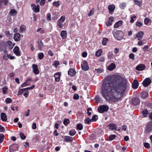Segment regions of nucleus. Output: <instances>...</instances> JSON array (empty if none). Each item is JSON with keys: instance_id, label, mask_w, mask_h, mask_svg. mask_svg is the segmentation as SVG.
Returning a JSON list of instances; mask_svg holds the SVG:
<instances>
[{"instance_id": "nucleus-1", "label": "nucleus", "mask_w": 152, "mask_h": 152, "mask_svg": "<svg viewBox=\"0 0 152 152\" xmlns=\"http://www.w3.org/2000/svg\"><path fill=\"white\" fill-rule=\"evenodd\" d=\"M127 88L125 79L118 75H111L103 83L101 93L107 102H117L121 100L122 94Z\"/></svg>"}, {"instance_id": "nucleus-2", "label": "nucleus", "mask_w": 152, "mask_h": 152, "mask_svg": "<svg viewBox=\"0 0 152 152\" xmlns=\"http://www.w3.org/2000/svg\"><path fill=\"white\" fill-rule=\"evenodd\" d=\"M113 34L115 38L118 40H120L124 37L123 32L121 31L114 30Z\"/></svg>"}, {"instance_id": "nucleus-3", "label": "nucleus", "mask_w": 152, "mask_h": 152, "mask_svg": "<svg viewBox=\"0 0 152 152\" xmlns=\"http://www.w3.org/2000/svg\"><path fill=\"white\" fill-rule=\"evenodd\" d=\"M109 108V107L107 105H102L100 106L98 109L99 113H102L108 111Z\"/></svg>"}, {"instance_id": "nucleus-4", "label": "nucleus", "mask_w": 152, "mask_h": 152, "mask_svg": "<svg viewBox=\"0 0 152 152\" xmlns=\"http://www.w3.org/2000/svg\"><path fill=\"white\" fill-rule=\"evenodd\" d=\"M82 70L84 71H87L89 69V67L87 62L85 60L82 61L81 64Z\"/></svg>"}, {"instance_id": "nucleus-5", "label": "nucleus", "mask_w": 152, "mask_h": 152, "mask_svg": "<svg viewBox=\"0 0 152 152\" xmlns=\"http://www.w3.org/2000/svg\"><path fill=\"white\" fill-rule=\"evenodd\" d=\"M152 131V122H149L147 124L145 129V132L149 133Z\"/></svg>"}, {"instance_id": "nucleus-6", "label": "nucleus", "mask_w": 152, "mask_h": 152, "mask_svg": "<svg viewBox=\"0 0 152 152\" xmlns=\"http://www.w3.org/2000/svg\"><path fill=\"white\" fill-rule=\"evenodd\" d=\"M65 19L64 16H62L58 20L57 23V25L59 27L61 28L63 27V23L65 21Z\"/></svg>"}, {"instance_id": "nucleus-7", "label": "nucleus", "mask_w": 152, "mask_h": 152, "mask_svg": "<svg viewBox=\"0 0 152 152\" xmlns=\"http://www.w3.org/2000/svg\"><path fill=\"white\" fill-rule=\"evenodd\" d=\"M151 80L149 77L146 78L143 81L142 84L145 87H147L151 83Z\"/></svg>"}, {"instance_id": "nucleus-8", "label": "nucleus", "mask_w": 152, "mask_h": 152, "mask_svg": "<svg viewBox=\"0 0 152 152\" xmlns=\"http://www.w3.org/2000/svg\"><path fill=\"white\" fill-rule=\"evenodd\" d=\"M31 6L33 10L35 12H38L39 11V7L38 5H36L34 4H31Z\"/></svg>"}, {"instance_id": "nucleus-9", "label": "nucleus", "mask_w": 152, "mask_h": 152, "mask_svg": "<svg viewBox=\"0 0 152 152\" xmlns=\"http://www.w3.org/2000/svg\"><path fill=\"white\" fill-rule=\"evenodd\" d=\"M33 71L35 75L38 74L39 73V71L38 69L37 66L35 64L32 65Z\"/></svg>"}, {"instance_id": "nucleus-10", "label": "nucleus", "mask_w": 152, "mask_h": 152, "mask_svg": "<svg viewBox=\"0 0 152 152\" xmlns=\"http://www.w3.org/2000/svg\"><path fill=\"white\" fill-rule=\"evenodd\" d=\"M68 74L69 76L72 77L74 76L76 74L75 71L74 69H70L68 72Z\"/></svg>"}, {"instance_id": "nucleus-11", "label": "nucleus", "mask_w": 152, "mask_h": 152, "mask_svg": "<svg viewBox=\"0 0 152 152\" xmlns=\"http://www.w3.org/2000/svg\"><path fill=\"white\" fill-rule=\"evenodd\" d=\"M145 68V66L144 64H140L138 65L136 68V70L138 71H142Z\"/></svg>"}, {"instance_id": "nucleus-12", "label": "nucleus", "mask_w": 152, "mask_h": 152, "mask_svg": "<svg viewBox=\"0 0 152 152\" xmlns=\"http://www.w3.org/2000/svg\"><path fill=\"white\" fill-rule=\"evenodd\" d=\"M140 100L138 98H135L132 99V102L133 105H136L140 103Z\"/></svg>"}, {"instance_id": "nucleus-13", "label": "nucleus", "mask_w": 152, "mask_h": 152, "mask_svg": "<svg viewBox=\"0 0 152 152\" xmlns=\"http://www.w3.org/2000/svg\"><path fill=\"white\" fill-rule=\"evenodd\" d=\"M14 53L17 56H20V52L19 51V48L17 46L15 47L13 50Z\"/></svg>"}, {"instance_id": "nucleus-14", "label": "nucleus", "mask_w": 152, "mask_h": 152, "mask_svg": "<svg viewBox=\"0 0 152 152\" xmlns=\"http://www.w3.org/2000/svg\"><path fill=\"white\" fill-rule=\"evenodd\" d=\"M20 34L17 33L15 34L14 36V39L16 41H18L20 39Z\"/></svg>"}, {"instance_id": "nucleus-15", "label": "nucleus", "mask_w": 152, "mask_h": 152, "mask_svg": "<svg viewBox=\"0 0 152 152\" xmlns=\"http://www.w3.org/2000/svg\"><path fill=\"white\" fill-rule=\"evenodd\" d=\"M37 42L39 49L41 50H42V48L43 46V43L40 39H38Z\"/></svg>"}, {"instance_id": "nucleus-16", "label": "nucleus", "mask_w": 152, "mask_h": 152, "mask_svg": "<svg viewBox=\"0 0 152 152\" xmlns=\"http://www.w3.org/2000/svg\"><path fill=\"white\" fill-rule=\"evenodd\" d=\"M109 129L111 130H112L113 131H116L117 130V127L116 126L115 124H113L111 123L109 125Z\"/></svg>"}, {"instance_id": "nucleus-17", "label": "nucleus", "mask_w": 152, "mask_h": 152, "mask_svg": "<svg viewBox=\"0 0 152 152\" xmlns=\"http://www.w3.org/2000/svg\"><path fill=\"white\" fill-rule=\"evenodd\" d=\"M61 74V73L59 72H57L54 74V77L56 81L58 82L59 81Z\"/></svg>"}, {"instance_id": "nucleus-18", "label": "nucleus", "mask_w": 152, "mask_h": 152, "mask_svg": "<svg viewBox=\"0 0 152 152\" xmlns=\"http://www.w3.org/2000/svg\"><path fill=\"white\" fill-rule=\"evenodd\" d=\"M143 35L144 33L143 32L141 31L138 32L137 35V37L138 38V40H141L142 39Z\"/></svg>"}, {"instance_id": "nucleus-19", "label": "nucleus", "mask_w": 152, "mask_h": 152, "mask_svg": "<svg viewBox=\"0 0 152 152\" xmlns=\"http://www.w3.org/2000/svg\"><path fill=\"white\" fill-rule=\"evenodd\" d=\"M139 85V83L137 80H134L132 83V87L134 89H136L138 88Z\"/></svg>"}, {"instance_id": "nucleus-20", "label": "nucleus", "mask_w": 152, "mask_h": 152, "mask_svg": "<svg viewBox=\"0 0 152 152\" xmlns=\"http://www.w3.org/2000/svg\"><path fill=\"white\" fill-rule=\"evenodd\" d=\"M115 65L114 63H112L108 67V69L110 71H112L115 68Z\"/></svg>"}, {"instance_id": "nucleus-21", "label": "nucleus", "mask_w": 152, "mask_h": 152, "mask_svg": "<svg viewBox=\"0 0 152 152\" xmlns=\"http://www.w3.org/2000/svg\"><path fill=\"white\" fill-rule=\"evenodd\" d=\"M1 119L3 121H5L7 120V116L4 113H1Z\"/></svg>"}, {"instance_id": "nucleus-22", "label": "nucleus", "mask_w": 152, "mask_h": 152, "mask_svg": "<svg viewBox=\"0 0 152 152\" xmlns=\"http://www.w3.org/2000/svg\"><path fill=\"white\" fill-rule=\"evenodd\" d=\"M61 36L63 39H65L67 36L66 31L64 30L62 31L61 33Z\"/></svg>"}, {"instance_id": "nucleus-23", "label": "nucleus", "mask_w": 152, "mask_h": 152, "mask_svg": "<svg viewBox=\"0 0 152 152\" xmlns=\"http://www.w3.org/2000/svg\"><path fill=\"white\" fill-rule=\"evenodd\" d=\"M115 6L113 5H109L108 7L110 13H112L115 9Z\"/></svg>"}, {"instance_id": "nucleus-24", "label": "nucleus", "mask_w": 152, "mask_h": 152, "mask_svg": "<svg viewBox=\"0 0 152 152\" xmlns=\"http://www.w3.org/2000/svg\"><path fill=\"white\" fill-rule=\"evenodd\" d=\"M64 141L67 142H70L73 140V138L72 137L69 136H66L64 137Z\"/></svg>"}, {"instance_id": "nucleus-25", "label": "nucleus", "mask_w": 152, "mask_h": 152, "mask_svg": "<svg viewBox=\"0 0 152 152\" xmlns=\"http://www.w3.org/2000/svg\"><path fill=\"white\" fill-rule=\"evenodd\" d=\"M7 44L8 45L9 48L10 49H12L15 45V44H12L11 41H8L7 42Z\"/></svg>"}, {"instance_id": "nucleus-26", "label": "nucleus", "mask_w": 152, "mask_h": 152, "mask_svg": "<svg viewBox=\"0 0 152 152\" xmlns=\"http://www.w3.org/2000/svg\"><path fill=\"white\" fill-rule=\"evenodd\" d=\"M135 4H136L139 7L141 6L142 4V2L141 1L138 0H133Z\"/></svg>"}, {"instance_id": "nucleus-27", "label": "nucleus", "mask_w": 152, "mask_h": 152, "mask_svg": "<svg viewBox=\"0 0 152 152\" xmlns=\"http://www.w3.org/2000/svg\"><path fill=\"white\" fill-rule=\"evenodd\" d=\"M10 14L11 16H14L17 14V12L15 10L12 9L10 11Z\"/></svg>"}, {"instance_id": "nucleus-28", "label": "nucleus", "mask_w": 152, "mask_h": 152, "mask_svg": "<svg viewBox=\"0 0 152 152\" xmlns=\"http://www.w3.org/2000/svg\"><path fill=\"white\" fill-rule=\"evenodd\" d=\"M122 24V22L121 21H119L116 22L114 25V27L115 28H118Z\"/></svg>"}, {"instance_id": "nucleus-29", "label": "nucleus", "mask_w": 152, "mask_h": 152, "mask_svg": "<svg viewBox=\"0 0 152 152\" xmlns=\"http://www.w3.org/2000/svg\"><path fill=\"white\" fill-rule=\"evenodd\" d=\"M102 52L101 49L98 50L96 53V56L97 57L100 56Z\"/></svg>"}, {"instance_id": "nucleus-30", "label": "nucleus", "mask_w": 152, "mask_h": 152, "mask_svg": "<svg viewBox=\"0 0 152 152\" xmlns=\"http://www.w3.org/2000/svg\"><path fill=\"white\" fill-rule=\"evenodd\" d=\"M148 96V93L146 92H144L142 93V98L143 99H145Z\"/></svg>"}, {"instance_id": "nucleus-31", "label": "nucleus", "mask_w": 152, "mask_h": 152, "mask_svg": "<svg viewBox=\"0 0 152 152\" xmlns=\"http://www.w3.org/2000/svg\"><path fill=\"white\" fill-rule=\"evenodd\" d=\"M38 58L40 59L41 60L44 57V55L43 53H40L38 54Z\"/></svg>"}, {"instance_id": "nucleus-32", "label": "nucleus", "mask_w": 152, "mask_h": 152, "mask_svg": "<svg viewBox=\"0 0 152 152\" xmlns=\"http://www.w3.org/2000/svg\"><path fill=\"white\" fill-rule=\"evenodd\" d=\"M76 133V132L75 131L74 129H72L70 131L69 134L70 136H73Z\"/></svg>"}, {"instance_id": "nucleus-33", "label": "nucleus", "mask_w": 152, "mask_h": 152, "mask_svg": "<svg viewBox=\"0 0 152 152\" xmlns=\"http://www.w3.org/2000/svg\"><path fill=\"white\" fill-rule=\"evenodd\" d=\"M108 41V39L106 38H104L103 39L102 42V44L103 45H106L107 42Z\"/></svg>"}, {"instance_id": "nucleus-34", "label": "nucleus", "mask_w": 152, "mask_h": 152, "mask_svg": "<svg viewBox=\"0 0 152 152\" xmlns=\"http://www.w3.org/2000/svg\"><path fill=\"white\" fill-rule=\"evenodd\" d=\"M25 29L26 27L24 25H21L20 28V32L22 33L24 32L25 30Z\"/></svg>"}, {"instance_id": "nucleus-35", "label": "nucleus", "mask_w": 152, "mask_h": 152, "mask_svg": "<svg viewBox=\"0 0 152 152\" xmlns=\"http://www.w3.org/2000/svg\"><path fill=\"white\" fill-rule=\"evenodd\" d=\"M98 119V116L96 115L93 116L91 119V121H96Z\"/></svg>"}, {"instance_id": "nucleus-36", "label": "nucleus", "mask_w": 152, "mask_h": 152, "mask_svg": "<svg viewBox=\"0 0 152 152\" xmlns=\"http://www.w3.org/2000/svg\"><path fill=\"white\" fill-rule=\"evenodd\" d=\"M95 71L97 73H101L104 71V70L102 68L96 69H95Z\"/></svg>"}, {"instance_id": "nucleus-37", "label": "nucleus", "mask_w": 152, "mask_h": 152, "mask_svg": "<svg viewBox=\"0 0 152 152\" xmlns=\"http://www.w3.org/2000/svg\"><path fill=\"white\" fill-rule=\"evenodd\" d=\"M116 137V136L115 134H112L110 135L109 137V140L110 141H112L114 139L115 137Z\"/></svg>"}, {"instance_id": "nucleus-38", "label": "nucleus", "mask_w": 152, "mask_h": 152, "mask_svg": "<svg viewBox=\"0 0 152 152\" xmlns=\"http://www.w3.org/2000/svg\"><path fill=\"white\" fill-rule=\"evenodd\" d=\"M95 100L96 102L98 103L100 102L101 101V97L98 96H96L95 98Z\"/></svg>"}, {"instance_id": "nucleus-39", "label": "nucleus", "mask_w": 152, "mask_h": 152, "mask_svg": "<svg viewBox=\"0 0 152 152\" xmlns=\"http://www.w3.org/2000/svg\"><path fill=\"white\" fill-rule=\"evenodd\" d=\"M148 113V110H143L142 112L143 116L144 117H145L147 116Z\"/></svg>"}, {"instance_id": "nucleus-40", "label": "nucleus", "mask_w": 152, "mask_h": 152, "mask_svg": "<svg viewBox=\"0 0 152 152\" xmlns=\"http://www.w3.org/2000/svg\"><path fill=\"white\" fill-rule=\"evenodd\" d=\"M8 90V88L6 86H5L4 87L2 88V90L3 93L4 94H6V92L7 91V90Z\"/></svg>"}, {"instance_id": "nucleus-41", "label": "nucleus", "mask_w": 152, "mask_h": 152, "mask_svg": "<svg viewBox=\"0 0 152 152\" xmlns=\"http://www.w3.org/2000/svg\"><path fill=\"white\" fill-rule=\"evenodd\" d=\"M77 129L79 130H82L83 128V126L82 124H78L77 125Z\"/></svg>"}, {"instance_id": "nucleus-42", "label": "nucleus", "mask_w": 152, "mask_h": 152, "mask_svg": "<svg viewBox=\"0 0 152 152\" xmlns=\"http://www.w3.org/2000/svg\"><path fill=\"white\" fill-rule=\"evenodd\" d=\"M57 13L56 12L54 13L53 15V17H52V19L54 20H56L58 18V16L57 15Z\"/></svg>"}, {"instance_id": "nucleus-43", "label": "nucleus", "mask_w": 152, "mask_h": 152, "mask_svg": "<svg viewBox=\"0 0 152 152\" xmlns=\"http://www.w3.org/2000/svg\"><path fill=\"white\" fill-rule=\"evenodd\" d=\"M113 54L111 52H109L108 54V57L110 59H111L113 58Z\"/></svg>"}, {"instance_id": "nucleus-44", "label": "nucleus", "mask_w": 152, "mask_h": 152, "mask_svg": "<svg viewBox=\"0 0 152 152\" xmlns=\"http://www.w3.org/2000/svg\"><path fill=\"white\" fill-rule=\"evenodd\" d=\"M126 6V3H122L120 4V7L122 9H124Z\"/></svg>"}, {"instance_id": "nucleus-45", "label": "nucleus", "mask_w": 152, "mask_h": 152, "mask_svg": "<svg viewBox=\"0 0 152 152\" xmlns=\"http://www.w3.org/2000/svg\"><path fill=\"white\" fill-rule=\"evenodd\" d=\"M59 3V2L58 1H54L53 4V5L56 7H58L60 5Z\"/></svg>"}, {"instance_id": "nucleus-46", "label": "nucleus", "mask_w": 152, "mask_h": 152, "mask_svg": "<svg viewBox=\"0 0 152 152\" xmlns=\"http://www.w3.org/2000/svg\"><path fill=\"white\" fill-rule=\"evenodd\" d=\"M4 135L1 134H0V143H1L3 141Z\"/></svg>"}, {"instance_id": "nucleus-47", "label": "nucleus", "mask_w": 152, "mask_h": 152, "mask_svg": "<svg viewBox=\"0 0 152 152\" xmlns=\"http://www.w3.org/2000/svg\"><path fill=\"white\" fill-rule=\"evenodd\" d=\"M69 122V121L68 119H65L63 122V123L65 125H67Z\"/></svg>"}, {"instance_id": "nucleus-48", "label": "nucleus", "mask_w": 152, "mask_h": 152, "mask_svg": "<svg viewBox=\"0 0 152 152\" xmlns=\"http://www.w3.org/2000/svg\"><path fill=\"white\" fill-rule=\"evenodd\" d=\"M90 121H91V120L88 118H86L85 120V123L87 124H88Z\"/></svg>"}, {"instance_id": "nucleus-49", "label": "nucleus", "mask_w": 152, "mask_h": 152, "mask_svg": "<svg viewBox=\"0 0 152 152\" xmlns=\"http://www.w3.org/2000/svg\"><path fill=\"white\" fill-rule=\"evenodd\" d=\"M8 2V0H2L1 1L2 4H4L5 5H7Z\"/></svg>"}, {"instance_id": "nucleus-50", "label": "nucleus", "mask_w": 152, "mask_h": 152, "mask_svg": "<svg viewBox=\"0 0 152 152\" xmlns=\"http://www.w3.org/2000/svg\"><path fill=\"white\" fill-rule=\"evenodd\" d=\"M7 57L8 58H10L11 60L15 59V56H11L10 54H7Z\"/></svg>"}, {"instance_id": "nucleus-51", "label": "nucleus", "mask_w": 152, "mask_h": 152, "mask_svg": "<svg viewBox=\"0 0 152 152\" xmlns=\"http://www.w3.org/2000/svg\"><path fill=\"white\" fill-rule=\"evenodd\" d=\"M12 100L10 98H7L5 100V102L6 103L9 104L12 102Z\"/></svg>"}, {"instance_id": "nucleus-52", "label": "nucleus", "mask_w": 152, "mask_h": 152, "mask_svg": "<svg viewBox=\"0 0 152 152\" xmlns=\"http://www.w3.org/2000/svg\"><path fill=\"white\" fill-rule=\"evenodd\" d=\"M25 91V89L23 88L20 89L18 92V94L20 95H21Z\"/></svg>"}, {"instance_id": "nucleus-53", "label": "nucleus", "mask_w": 152, "mask_h": 152, "mask_svg": "<svg viewBox=\"0 0 152 152\" xmlns=\"http://www.w3.org/2000/svg\"><path fill=\"white\" fill-rule=\"evenodd\" d=\"M94 9L93 8L92 9L90 12L88 14L89 16H90L91 15H93L94 13Z\"/></svg>"}, {"instance_id": "nucleus-54", "label": "nucleus", "mask_w": 152, "mask_h": 152, "mask_svg": "<svg viewBox=\"0 0 152 152\" xmlns=\"http://www.w3.org/2000/svg\"><path fill=\"white\" fill-rule=\"evenodd\" d=\"M150 21V20L148 18H146L144 20V23L145 24L147 25Z\"/></svg>"}, {"instance_id": "nucleus-55", "label": "nucleus", "mask_w": 152, "mask_h": 152, "mask_svg": "<svg viewBox=\"0 0 152 152\" xmlns=\"http://www.w3.org/2000/svg\"><path fill=\"white\" fill-rule=\"evenodd\" d=\"M144 146L147 148H149L150 147V144L147 143L145 142L144 143Z\"/></svg>"}, {"instance_id": "nucleus-56", "label": "nucleus", "mask_w": 152, "mask_h": 152, "mask_svg": "<svg viewBox=\"0 0 152 152\" xmlns=\"http://www.w3.org/2000/svg\"><path fill=\"white\" fill-rule=\"evenodd\" d=\"M20 135V138L24 140L26 139V137L23 133H21Z\"/></svg>"}, {"instance_id": "nucleus-57", "label": "nucleus", "mask_w": 152, "mask_h": 152, "mask_svg": "<svg viewBox=\"0 0 152 152\" xmlns=\"http://www.w3.org/2000/svg\"><path fill=\"white\" fill-rule=\"evenodd\" d=\"M29 83H28L26 81L23 83L21 86L22 87H25L26 86H27L28 85H29Z\"/></svg>"}, {"instance_id": "nucleus-58", "label": "nucleus", "mask_w": 152, "mask_h": 152, "mask_svg": "<svg viewBox=\"0 0 152 152\" xmlns=\"http://www.w3.org/2000/svg\"><path fill=\"white\" fill-rule=\"evenodd\" d=\"M35 87L34 85H33L31 86L30 87H27L26 88H24V89H25V91H27V90L29 89H33Z\"/></svg>"}, {"instance_id": "nucleus-59", "label": "nucleus", "mask_w": 152, "mask_h": 152, "mask_svg": "<svg viewBox=\"0 0 152 152\" xmlns=\"http://www.w3.org/2000/svg\"><path fill=\"white\" fill-rule=\"evenodd\" d=\"M29 92L28 91H25L24 92L23 95L26 97H27L28 95Z\"/></svg>"}, {"instance_id": "nucleus-60", "label": "nucleus", "mask_w": 152, "mask_h": 152, "mask_svg": "<svg viewBox=\"0 0 152 152\" xmlns=\"http://www.w3.org/2000/svg\"><path fill=\"white\" fill-rule=\"evenodd\" d=\"M92 109L91 108H89L87 109V113L88 114V116H90L91 114V113L90 112V111H91Z\"/></svg>"}, {"instance_id": "nucleus-61", "label": "nucleus", "mask_w": 152, "mask_h": 152, "mask_svg": "<svg viewBox=\"0 0 152 152\" xmlns=\"http://www.w3.org/2000/svg\"><path fill=\"white\" fill-rule=\"evenodd\" d=\"M73 98L75 99H77L79 98V95L77 94H75L73 96Z\"/></svg>"}, {"instance_id": "nucleus-62", "label": "nucleus", "mask_w": 152, "mask_h": 152, "mask_svg": "<svg viewBox=\"0 0 152 152\" xmlns=\"http://www.w3.org/2000/svg\"><path fill=\"white\" fill-rule=\"evenodd\" d=\"M4 131V128L1 125H0V132H3Z\"/></svg>"}, {"instance_id": "nucleus-63", "label": "nucleus", "mask_w": 152, "mask_h": 152, "mask_svg": "<svg viewBox=\"0 0 152 152\" xmlns=\"http://www.w3.org/2000/svg\"><path fill=\"white\" fill-rule=\"evenodd\" d=\"M119 49L117 48H115L114 50V52L115 54H117L119 53Z\"/></svg>"}, {"instance_id": "nucleus-64", "label": "nucleus", "mask_w": 152, "mask_h": 152, "mask_svg": "<svg viewBox=\"0 0 152 152\" xmlns=\"http://www.w3.org/2000/svg\"><path fill=\"white\" fill-rule=\"evenodd\" d=\"M148 45H145L143 48V50L145 51H146L148 50Z\"/></svg>"}]
</instances>
